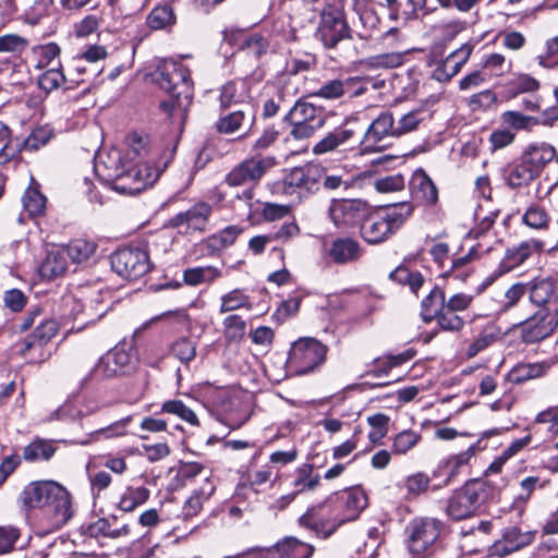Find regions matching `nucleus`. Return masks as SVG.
Wrapping results in <instances>:
<instances>
[{"instance_id": "f257e3e1", "label": "nucleus", "mask_w": 558, "mask_h": 558, "mask_svg": "<svg viewBox=\"0 0 558 558\" xmlns=\"http://www.w3.org/2000/svg\"><path fill=\"white\" fill-rule=\"evenodd\" d=\"M96 172L102 177L112 190L134 195L153 185L159 178L162 168L159 165H142L123 160L120 151L113 150L107 158L96 165Z\"/></svg>"}, {"instance_id": "f03ea898", "label": "nucleus", "mask_w": 558, "mask_h": 558, "mask_svg": "<svg viewBox=\"0 0 558 558\" xmlns=\"http://www.w3.org/2000/svg\"><path fill=\"white\" fill-rule=\"evenodd\" d=\"M338 502L337 513L328 518L322 515V506L308 509L299 519L300 525L318 537L327 538L342 524L356 520L367 507L368 498L362 488L354 487L341 493Z\"/></svg>"}, {"instance_id": "7ed1b4c3", "label": "nucleus", "mask_w": 558, "mask_h": 558, "mask_svg": "<svg viewBox=\"0 0 558 558\" xmlns=\"http://www.w3.org/2000/svg\"><path fill=\"white\" fill-rule=\"evenodd\" d=\"M20 499L27 509H43L53 529L64 525L73 514L70 493L54 481L29 483Z\"/></svg>"}, {"instance_id": "20e7f679", "label": "nucleus", "mask_w": 558, "mask_h": 558, "mask_svg": "<svg viewBox=\"0 0 558 558\" xmlns=\"http://www.w3.org/2000/svg\"><path fill=\"white\" fill-rule=\"evenodd\" d=\"M156 81L169 94V99L160 102V109L171 119L183 120L193 96V82L190 70L181 62L166 60L157 68Z\"/></svg>"}, {"instance_id": "39448f33", "label": "nucleus", "mask_w": 558, "mask_h": 558, "mask_svg": "<svg viewBox=\"0 0 558 558\" xmlns=\"http://www.w3.org/2000/svg\"><path fill=\"white\" fill-rule=\"evenodd\" d=\"M413 207L409 203L389 205L376 210L368 208L361 225V236L369 244H379L392 236L411 216Z\"/></svg>"}, {"instance_id": "423d86ee", "label": "nucleus", "mask_w": 558, "mask_h": 558, "mask_svg": "<svg viewBox=\"0 0 558 558\" xmlns=\"http://www.w3.org/2000/svg\"><path fill=\"white\" fill-rule=\"evenodd\" d=\"M493 484L490 480L468 481L447 499V515L454 521L475 515L480 507L492 497Z\"/></svg>"}, {"instance_id": "0eeeda50", "label": "nucleus", "mask_w": 558, "mask_h": 558, "mask_svg": "<svg viewBox=\"0 0 558 558\" xmlns=\"http://www.w3.org/2000/svg\"><path fill=\"white\" fill-rule=\"evenodd\" d=\"M327 352L328 347L316 338H299L290 348L288 366L296 375H306L325 363Z\"/></svg>"}, {"instance_id": "6e6552de", "label": "nucleus", "mask_w": 558, "mask_h": 558, "mask_svg": "<svg viewBox=\"0 0 558 558\" xmlns=\"http://www.w3.org/2000/svg\"><path fill=\"white\" fill-rule=\"evenodd\" d=\"M277 165L274 156H254L235 166L226 177L229 186H244L243 198L248 203L254 196L253 186Z\"/></svg>"}, {"instance_id": "1a4fd4ad", "label": "nucleus", "mask_w": 558, "mask_h": 558, "mask_svg": "<svg viewBox=\"0 0 558 558\" xmlns=\"http://www.w3.org/2000/svg\"><path fill=\"white\" fill-rule=\"evenodd\" d=\"M444 524L435 518H418L409 525L408 548L414 558H425L430 554Z\"/></svg>"}, {"instance_id": "9d476101", "label": "nucleus", "mask_w": 558, "mask_h": 558, "mask_svg": "<svg viewBox=\"0 0 558 558\" xmlns=\"http://www.w3.org/2000/svg\"><path fill=\"white\" fill-rule=\"evenodd\" d=\"M112 270L122 278L136 280L146 275L151 264L146 250L137 246L119 248L111 255Z\"/></svg>"}, {"instance_id": "9b49d317", "label": "nucleus", "mask_w": 558, "mask_h": 558, "mask_svg": "<svg viewBox=\"0 0 558 558\" xmlns=\"http://www.w3.org/2000/svg\"><path fill=\"white\" fill-rule=\"evenodd\" d=\"M558 327V306L537 308L519 325L523 343L533 344L550 337Z\"/></svg>"}, {"instance_id": "f8f14e48", "label": "nucleus", "mask_w": 558, "mask_h": 558, "mask_svg": "<svg viewBox=\"0 0 558 558\" xmlns=\"http://www.w3.org/2000/svg\"><path fill=\"white\" fill-rule=\"evenodd\" d=\"M324 169L318 165L307 163L295 167L283 178L286 194H296L299 197H308L320 189Z\"/></svg>"}, {"instance_id": "ddd939ff", "label": "nucleus", "mask_w": 558, "mask_h": 558, "mask_svg": "<svg viewBox=\"0 0 558 558\" xmlns=\"http://www.w3.org/2000/svg\"><path fill=\"white\" fill-rule=\"evenodd\" d=\"M368 205L360 198L332 199L328 214L338 229H350L363 223L368 211Z\"/></svg>"}, {"instance_id": "4468645a", "label": "nucleus", "mask_w": 558, "mask_h": 558, "mask_svg": "<svg viewBox=\"0 0 558 558\" xmlns=\"http://www.w3.org/2000/svg\"><path fill=\"white\" fill-rule=\"evenodd\" d=\"M534 531H521L518 526H508L501 531L500 538L487 549V557L504 558L533 543Z\"/></svg>"}, {"instance_id": "2eb2a0df", "label": "nucleus", "mask_w": 558, "mask_h": 558, "mask_svg": "<svg viewBox=\"0 0 558 558\" xmlns=\"http://www.w3.org/2000/svg\"><path fill=\"white\" fill-rule=\"evenodd\" d=\"M317 38L326 48L336 47L341 40L350 37V28L339 11H323Z\"/></svg>"}, {"instance_id": "dca6fc26", "label": "nucleus", "mask_w": 558, "mask_h": 558, "mask_svg": "<svg viewBox=\"0 0 558 558\" xmlns=\"http://www.w3.org/2000/svg\"><path fill=\"white\" fill-rule=\"evenodd\" d=\"M395 131H397V125H395L392 114L390 112L380 113L368 126L360 142L361 151L380 150L384 147L380 142L388 136H397Z\"/></svg>"}, {"instance_id": "f3484780", "label": "nucleus", "mask_w": 558, "mask_h": 558, "mask_svg": "<svg viewBox=\"0 0 558 558\" xmlns=\"http://www.w3.org/2000/svg\"><path fill=\"white\" fill-rule=\"evenodd\" d=\"M128 145L126 161L141 162L143 166H160V162L157 161L160 149L153 145L148 135L136 132L132 133L128 136Z\"/></svg>"}, {"instance_id": "a211bd4d", "label": "nucleus", "mask_w": 558, "mask_h": 558, "mask_svg": "<svg viewBox=\"0 0 558 558\" xmlns=\"http://www.w3.org/2000/svg\"><path fill=\"white\" fill-rule=\"evenodd\" d=\"M131 364L130 354L123 349H113L100 357L92 371V377L104 379L124 374Z\"/></svg>"}, {"instance_id": "6ab92c4d", "label": "nucleus", "mask_w": 558, "mask_h": 558, "mask_svg": "<svg viewBox=\"0 0 558 558\" xmlns=\"http://www.w3.org/2000/svg\"><path fill=\"white\" fill-rule=\"evenodd\" d=\"M355 137V131L345 126H339L328 132L312 147L315 156L331 154L347 149Z\"/></svg>"}, {"instance_id": "aec40b11", "label": "nucleus", "mask_w": 558, "mask_h": 558, "mask_svg": "<svg viewBox=\"0 0 558 558\" xmlns=\"http://www.w3.org/2000/svg\"><path fill=\"white\" fill-rule=\"evenodd\" d=\"M412 199L420 205H434L438 199V190L423 169H416L410 181Z\"/></svg>"}, {"instance_id": "412c9836", "label": "nucleus", "mask_w": 558, "mask_h": 558, "mask_svg": "<svg viewBox=\"0 0 558 558\" xmlns=\"http://www.w3.org/2000/svg\"><path fill=\"white\" fill-rule=\"evenodd\" d=\"M211 214V206L205 202H199L171 218L170 225L173 228L186 226L187 230L204 231Z\"/></svg>"}, {"instance_id": "4be33fe9", "label": "nucleus", "mask_w": 558, "mask_h": 558, "mask_svg": "<svg viewBox=\"0 0 558 558\" xmlns=\"http://www.w3.org/2000/svg\"><path fill=\"white\" fill-rule=\"evenodd\" d=\"M472 46L465 44L459 49L451 52L444 61H441L433 71V78L438 82H447L457 75L461 68L466 63L471 53Z\"/></svg>"}, {"instance_id": "5701e85b", "label": "nucleus", "mask_w": 558, "mask_h": 558, "mask_svg": "<svg viewBox=\"0 0 558 558\" xmlns=\"http://www.w3.org/2000/svg\"><path fill=\"white\" fill-rule=\"evenodd\" d=\"M555 157V147L545 142L529 144L521 155V158L536 173L537 177L541 175L546 166L550 163Z\"/></svg>"}, {"instance_id": "b1692460", "label": "nucleus", "mask_w": 558, "mask_h": 558, "mask_svg": "<svg viewBox=\"0 0 558 558\" xmlns=\"http://www.w3.org/2000/svg\"><path fill=\"white\" fill-rule=\"evenodd\" d=\"M475 449L476 446L472 445L465 451L450 456L440 461L437 471L434 472V475H445V480L441 485L435 486L434 489L448 486L458 476L461 468L469 463L470 459L475 453Z\"/></svg>"}, {"instance_id": "393cba45", "label": "nucleus", "mask_w": 558, "mask_h": 558, "mask_svg": "<svg viewBox=\"0 0 558 558\" xmlns=\"http://www.w3.org/2000/svg\"><path fill=\"white\" fill-rule=\"evenodd\" d=\"M255 114L250 105H244L226 116H222L216 123L217 131L221 134H233L243 126L251 128L254 124Z\"/></svg>"}, {"instance_id": "a878e982", "label": "nucleus", "mask_w": 558, "mask_h": 558, "mask_svg": "<svg viewBox=\"0 0 558 558\" xmlns=\"http://www.w3.org/2000/svg\"><path fill=\"white\" fill-rule=\"evenodd\" d=\"M526 284V294L530 303L535 308H555L551 300L555 296V287L550 280L547 279H534Z\"/></svg>"}, {"instance_id": "bb28decb", "label": "nucleus", "mask_w": 558, "mask_h": 558, "mask_svg": "<svg viewBox=\"0 0 558 558\" xmlns=\"http://www.w3.org/2000/svg\"><path fill=\"white\" fill-rule=\"evenodd\" d=\"M327 253L336 264H347L360 258L361 247L352 238H338L331 242Z\"/></svg>"}, {"instance_id": "cd10ccee", "label": "nucleus", "mask_w": 558, "mask_h": 558, "mask_svg": "<svg viewBox=\"0 0 558 558\" xmlns=\"http://www.w3.org/2000/svg\"><path fill=\"white\" fill-rule=\"evenodd\" d=\"M291 477V486L296 495L314 492L320 485V475L314 472L310 463L298 466Z\"/></svg>"}, {"instance_id": "c85d7f7f", "label": "nucleus", "mask_w": 558, "mask_h": 558, "mask_svg": "<svg viewBox=\"0 0 558 558\" xmlns=\"http://www.w3.org/2000/svg\"><path fill=\"white\" fill-rule=\"evenodd\" d=\"M250 98L248 86L245 81H231L221 87L219 97L220 107L222 109L229 108L233 105H248L246 101Z\"/></svg>"}, {"instance_id": "c756f323", "label": "nucleus", "mask_w": 558, "mask_h": 558, "mask_svg": "<svg viewBox=\"0 0 558 558\" xmlns=\"http://www.w3.org/2000/svg\"><path fill=\"white\" fill-rule=\"evenodd\" d=\"M289 122H301L323 128L325 123L322 112L312 104L298 101L286 116Z\"/></svg>"}, {"instance_id": "7c9ffc66", "label": "nucleus", "mask_w": 558, "mask_h": 558, "mask_svg": "<svg viewBox=\"0 0 558 558\" xmlns=\"http://www.w3.org/2000/svg\"><path fill=\"white\" fill-rule=\"evenodd\" d=\"M58 331V324L53 319H45L36 326L34 332L26 338L21 348V353L25 355L33 348H41L49 342Z\"/></svg>"}, {"instance_id": "2f4dec72", "label": "nucleus", "mask_w": 558, "mask_h": 558, "mask_svg": "<svg viewBox=\"0 0 558 558\" xmlns=\"http://www.w3.org/2000/svg\"><path fill=\"white\" fill-rule=\"evenodd\" d=\"M22 203L29 217H38L46 211L47 198L40 192V185L34 178H31V184L24 192Z\"/></svg>"}, {"instance_id": "473e14b6", "label": "nucleus", "mask_w": 558, "mask_h": 558, "mask_svg": "<svg viewBox=\"0 0 558 558\" xmlns=\"http://www.w3.org/2000/svg\"><path fill=\"white\" fill-rule=\"evenodd\" d=\"M57 451L53 440L35 438L23 449L22 458L31 463L50 460Z\"/></svg>"}, {"instance_id": "72a5a7b5", "label": "nucleus", "mask_w": 558, "mask_h": 558, "mask_svg": "<svg viewBox=\"0 0 558 558\" xmlns=\"http://www.w3.org/2000/svg\"><path fill=\"white\" fill-rule=\"evenodd\" d=\"M177 23L174 10L169 3L156 5L147 15L146 24L151 31L170 29Z\"/></svg>"}, {"instance_id": "f704fd0d", "label": "nucleus", "mask_w": 558, "mask_h": 558, "mask_svg": "<svg viewBox=\"0 0 558 558\" xmlns=\"http://www.w3.org/2000/svg\"><path fill=\"white\" fill-rule=\"evenodd\" d=\"M556 364L555 359L536 362L519 364L512 371V380L515 383H523L530 379H535L545 376L550 368Z\"/></svg>"}, {"instance_id": "c9c22d12", "label": "nucleus", "mask_w": 558, "mask_h": 558, "mask_svg": "<svg viewBox=\"0 0 558 558\" xmlns=\"http://www.w3.org/2000/svg\"><path fill=\"white\" fill-rule=\"evenodd\" d=\"M542 250V242L537 240L523 241L512 248H508L505 263L508 268H514L523 264L534 253Z\"/></svg>"}, {"instance_id": "e433bc0d", "label": "nucleus", "mask_w": 558, "mask_h": 558, "mask_svg": "<svg viewBox=\"0 0 558 558\" xmlns=\"http://www.w3.org/2000/svg\"><path fill=\"white\" fill-rule=\"evenodd\" d=\"M277 550L281 558H310L314 547L296 537L289 536L277 544Z\"/></svg>"}, {"instance_id": "4c0bfd02", "label": "nucleus", "mask_w": 558, "mask_h": 558, "mask_svg": "<svg viewBox=\"0 0 558 558\" xmlns=\"http://www.w3.org/2000/svg\"><path fill=\"white\" fill-rule=\"evenodd\" d=\"M222 272L219 268L214 266L192 267L183 271V281L191 287H196L202 283H211L220 278Z\"/></svg>"}, {"instance_id": "58836bf2", "label": "nucleus", "mask_w": 558, "mask_h": 558, "mask_svg": "<svg viewBox=\"0 0 558 558\" xmlns=\"http://www.w3.org/2000/svg\"><path fill=\"white\" fill-rule=\"evenodd\" d=\"M150 496V490L144 486H129L121 495L118 507L124 512H131L144 505Z\"/></svg>"}, {"instance_id": "ea45409f", "label": "nucleus", "mask_w": 558, "mask_h": 558, "mask_svg": "<svg viewBox=\"0 0 558 558\" xmlns=\"http://www.w3.org/2000/svg\"><path fill=\"white\" fill-rule=\"evenodd\" d=\"M445 303V292L439 287H434L421 303V316L425 323H429L439 313Z\"/></svg>"}, {"instance_id": "a19ab883", "label": "nucleus", "mask_w": 558, "mask_h": 558, "mask_svg": "<svg viewBox=\"0 0 558 558\" xmlns=\"http://www.w3.org/2000/svg\"><path fill=\"white\" fill-rule=\"evenodd\" d=\"M536 178V173L520 157L519 162L509 170L507 183L510 187L518 189L529 185Z\"/></svg>"}, {"instance_id": "79ce46f5", "label": "nucleus", "mask_w": 558, "mask_h": 558, "mask_svg": "<svg viewBox=\"0 0 558 558\" xmlns=\"http://www.w3.org/2000/svg\"><path fill=\"white\" fill-rule=\"evenodd\" d=\"M130 422H131L130 416L124 417L105 428L95 430L86 439L76 441V444H78L81 446H87V445L92 444L93 441L99 440L101 437L108 439V438L123 436L126 433V426L129 425Z\"/></svg>"}, {"instance_id": "37998d69", "label": "nucleus", "mask_w": 558, "mask_h": 558, "mask_svg": "<svg viewBox=\"0 0 558 558\" xmlns=\"http://www.w3.org/2000/svg\"><path fill=\"white\" fill-rule=\"evenodd\" d=\"M242 232L243 228L239 226H229L208 239V248L213 251L223 250L232 245Z\"/></svg>"}, {"instance_id": "c03bdc74", "label": "nucleus", "mask_w": 558, "mask_h": 558, "mask_svg": "<svg viewBox=\"0 0 558 558\" xmlns=\"http://www.w3.org/2000/svg\"><path fill=\"white\" fill-rule=\"evenodd\" d=\"M389 278L400 284H408L413 293H417L424 283V277L418 271H412L404 266L397 267Z\"/></svg>"}, {"instance_id": "a18cd8bd", "label": "nucleus", "mask_w": 558, "mask_h": 558, "mask_svg": "<svg viewBox=\"0 0 558 558\" xmlns=\"http://www.w3.org/2000/svg\"><path fill=\"white\" fill-rule=\"evenodd\" d=\"M96 244L85 239H75L66 246V254L74 263H83L94 255Z\"/></svg>"}, {"instance_id": "49530a36", "label": "nucleus", "mask_w": 558, "mask_h": 558, "mask_svg": "<svg viewBox=\"0 0 558 558\" xmlns=\"http://www.w3.org/2000/svg\"><path fill=\"white\" fill-rule=\"evenodd\" d=\"M435 319L445 331H460L465 324L464 318L458 312L450 311L446 306L441 307Z\"/></svg>"}, {"instance_id": "de8ad7c7", "label": "nucleus", "mask_w": 558, "mask_h": 558, "mask_svg": "<svg viewBox=\"0 0 558 558\" xmlns=\"http://www.w3.org/2000/svg\"><path fill=\"white\" fill-rule=\"evenodd\" d=\"M522 220L527 227L536 230L547 229L549 225V216L539 205L529 206Z\"/></svg>"}, {"instance_id": "09e8293b", "label": "nucleus", "mask_w": 558, "mask_h": 558, "mask_svg": "<svg viewBox=\"0 0 558 558\" xmlns=\"http://www.w3.org/2000/svg\"><path fill=\"white\" fill-rule=\"evenodd\" d=\"M162 412L177 415L191 425H198L195 412L186 407L181 400H168L161 407Z\"/></svg>"}, {"instance_id": "8fccbe9b", "label": "nucleus", "mask_w": 558, "mask_h": 558, "mask_svg": "<svg viewBox=\"0 0 558 558\" xmlns=\"http://www.w3.org/2000/svg\"><path fill=\"white\" fill-rule=\"evenodd\" d=\"M430 477L424 472H416L405 478V489L408 497L415 498L428 490Z\"/></svg>"}, {"instance_id": "3c124183", "label": "nucleus", "mask_w": 558, "mask_h": 558, "mask_svg": "<svg viewBox=\"0 0 558 558\" xmlns=\"http://www.w3.org/2000/svg\"><path fill=\"white\" fill-rule=\"evenodd\" d=\"M350 86V81L331 80L323 84L315 96L328 100L338 99L347 93Z\"/></svg>"}, {"instance_id": "603ef678", "label": "nucleus", "mask_w": 558, "mask_h": 558, "mask_svg": "<svg viewBox=\"0 0 558 558\" xmlns=\"http://www.w3.org/2000/svg\"><path fill=\"white\" fill-rule=\"evenodd\" d=\"M421 440V435L414 430L407 429L396 435L393 438L392 450L396 454H405L414 448Z\"/></svg>"}, {"instance_id": "864d4df0", "label": "nucleus", "mask_w": 558, "mask_h": 558, "mask_svg": "<svg viewBox=\"0 0 558 558\" xmlns=\"http://www.w3.org/2000/svg\"><path fill=\"white\" fill-rule=\"evenodd\" d=\"M524 295H526L525 282H515L510 286L505 292L504 301L500 303L499 313H507L515 307Z\"/></svg>"}, {"instance_id": "5fc2aeb1", "label": "nucleus", "mask_w": 558, "mask_h": 558, "mask_svg": "<svg viewBox=\"0 0 558 558\" xmlns=\"http://www.w3.org/2000/svg\"><path fill=\"white\" fill-rule=\"evenodd\" d=\"M65 82V76L60 69V64L45 71L38 78V85L46 92L59 88Z\"/></svg>"}, {"instance_id": "6e6d98bb", "label": "nucleus", "mask_w": 558, "mask_h": 558, "mask_svg": "<svg viewBox=\"0 0 558 558\" xmlns=\"http://www.w3.org/2000/svg\"><path fill=\"white\" fill-rule=\"evenodd\" d=\"M424 116L425 111L422 109L412 110L403 114L398 121L395 134L400 136L416 130L420 123L424 120Z\"/></svg>"}, {"instance_id": "4d7b16f0", "label": "nucleus", "mask_w": 558, "mask_h": 558, "mask_svg": "<svg viewBox=\"0 0 558 558\" xmlns=\"http://www.w3.org/2000/svg\"><path fill=\"white\" fill-rule=\"evenodd\" d=\"M172 355L181 363H189L196 356V345L189 338H181L177 340L171 348Z\"/></svg>"}, {"instance_id": "13d9d810", "label": "nucleus", "mask_w": 558, "mask_h": 558, "mask_svg": "<svg viewBox=\"0 0 558 558\" xmlns=\"http://www.w3.org/2000/svg\"><path fill=\"white\" fill-rule=\"evenodd\" d=\"M66 270V263L59 253L50 252L41 266L44 276L57 277Z\"/></svg>"}, {"instance_id": "bf43d9fd", "label": "nucleus", "mask_w": 558, "mask_h": 558, "mask_svg": "<svg viewBox=\"0 0 558 558\" xmlns=\"http://www.w3.org/2000/svg\"><path fill=\"white\" fill-rule=\"evenodd\" d=\"M374 185L380 193L397 192L404 189L405 179L401 173H396L377 179Z\"/></svg>"}, {"instance_id": "052dcab7", "label": "nucleus", "mask_w": 558, "mask_h": 558, "mask_svg": "<svg viewBox=\"0 0 558 558\" xmlns=\"http://www.w3.org/2000/svg\"><path fill=\"white\" fill-rule=\"evenodd\" d=\"M289 123L291 125V130L289 135L284 138L286 143H288L290 140L304 142L311 138L318 130L322 129L312 124L301 123L300 121Z\"/></svg>"}, {"instance_id": "680f3d73", "label": "nucleus", "mask_w": 558, "mask_h": 558, "mask_svg": "<svg viewBox=\"0 0 558 558\" xmlns=\"http://www.w3.org/2000/svg\"><path fill=\"white\" fill-rule=\"evenodd\" d=\"M129 531L130 530L128 525H123L120 529H113L107 519H99L90 526L92 534L96 536H108L111 538H117L122 535H126L129 534Z\"/></svg>"}, {"instance_id": "e2e57ef3", "label": "nucleus", "mask_w": 558, "mask_h": 558, "mask_svg": "<svg viewBox=\"0 0 558 558\" xmlns=\"http://www.w3.org/2000/svg\"><path fill=\"white\" fill-rule=\"evenodd\" d=\"M248 298L240 290H233L221 298L220 313L235 311L245 306Z\"/></svg>"}, {"instance_id": "0e129e2a", "label": "nucleus", "mask_w": 558, "mask_h": 558, "mask_svg": "<svg viewBox=\"0 0 558 558\" xmlns=\"http://www.w3.org/2000/svg\"><path fill=\"white\" fill-rule=\"evenodd\" d=\"M21 536L20 530L14 526H0V556L11 553Z\"/></svg>"}, {"instance_id": "69168bd1", "label": "nucleus", "mask_w": 558, "mask_h": 558, "mask_svg": "<svg viewBox=\"0 0 558 558\" xmlns=\"http://www.w3.org/2000/svg\"><path fill=\"white\" fill-rule=\"evenodd\" d=\"M28 41L16 34L0 37V52L20 53L26 49Z\"/></svg>"}, {"instance_id": "338daca9", "label": "nucleus", "mask_w": 558, "mask_h": 558, "mask_svg": "<svg viewBox=\"0 0 558 558\" xmlns=\"http://www.w3.org/2000/svg\"><path fill=\"white\" fill-rule=\"evenodd\" d=\"M497 337L493 331L484 330L482 331L474 341L469 345L466 350V355L469 357H474L483 350L487 349L496 341Z\"/></svg>"}, {"instance_id": "774afa93", "label": "nucleus", "mask_w": 558, "mask_h": 558, "mask_svg": "<svg viewBox=\"0 0 558 558\" xmlns=\"http://www.w3.org/2000/svg\"><path fill=\"white\" fill-rule=\"evenodd\" d=\"M51 137V132L44 128L34 130L24 141L23 147L26 150H37L46 145Z\"/></svg>"}]
</instances>
